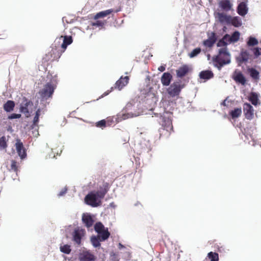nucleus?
I'll return each instance as SVG.
<instances>
[{"label":"nucleus","mask_w":261,"mask_h":261,"mask_svg":"<svg viewBox=\"0 0 261 261\" xmlns=\"http://www.w3.org/2000/svg\"><path fill=\"white\" fill-rule=\"evenodd\" d=\"M214 66L219 70L225 65L230 62V56L226 47L220 48L218 55L212 58Z\"/></svg>","instance_id":"obj_1"},{"label":"nucleus","mask_w":261,"mask_h":261,"mask_svg":"<svg viewBox=\"0 0 261 261\" xmlns=\"http://www.w3.org/2000/svg\"><path fill=\"white\" fill-rule=\"evenodd\" d=\"M56 87V85L51 82L47 83L39 92L40 97L45 100L51 98Z\"/></svg>","instance_id":"obj_2"},{"label":"nucleus","mask_w":261,"mask_h":261,"mask_svg":"<svg viewBox=\"0 0 261 261\" xmlns=\"http://www.w3.org/2000/svg\"><path fill=\"white\" fill-rule=\"evenodd\" d=\"M172 121L169 118H163L162 123V128L160 129V137H168L173 131Z\"/></svg>","instance_id":"obj_3"},{"label":"nucleus","mask_w":261,"mask_h":261,"mask_svg":"<svg viewBox=\"0 0 261 261\" xmlns=\"http://www.w3.org/2000/svg\"><path fill=\"white\" fill-rule=\"evenodd\" d=\"M85 234L86 231L85 229L81 227H77L74 229L72 233L73 241L76 244L80 245L82 239L85 236Z\"/></svg>","instance_id":"obj_4"},{"label":"nucleus","mask_w":261,"mask_h":261,"mask_svg":"<svg viewBox=\"0 0 261 261\" xmlns=\"http://www.w3.org/2000/svg\"><path fill=\"white\" fill-rule=\"evenodd\" d=\"M183 87L184 86L179 82H174L167 89L168 93L172 97L177 96Z\"/></svg>","instance_id":"obj_5"},{"label":"nucleus","mask_w":261,"mask_h":261,"mask_svg":"<svg viewBox=\"0 0 261 261\" xmlns=\"http://www.w3.org/2000/svg\"><path fill=\"white\" fill-rule=\"evenodd\" d=\"M85 201L87 204L92 207H96L101 204V200L97 198L94 192H91L86 195Z\"/></svg>","instance_id":"obj_6"},{"label":"nucleus","mask_w":261,"mask_h":261,"mask_svg":"<svg viewBox=\"0 0 261 261\" xmlns=\"http://www.w3.org/2000/svg\"><path fill=\"white\" fill-rule=\"evenodd\" d=\"M33 103L26 97L23 98V102L20 104L19 111L21 113L24 114L27 118L31 116V113L29 111V107L33 106Z\"/></svg>","instance_id":"obj_7"},{"label":"nucleus","mask_w":261,"mask_h":261,"mask_svg":"<svg viewBox=\"0 0 261 261\" xmlns=\"http://www.w3.org/2000/svg\"><path fill=\"white\" fill-rule=\"evenodd\" d=\"M251 59L252 55H250L248 50L244 49H241L239 56L237 58V61L239 65L243 63H246Z\"/></svg>","instance_id":"obj_8"},{"label":"nucleus","mask_w":261,"mask_h":261,"mask_svg":"<svg viewBox=\"0 0 261 261\" xmlns=\"http://www.w3.org/2000/svg\"><path fill=\"white\" fill-rule=\"evenodd\" d=\"M15 146L18 155L21 159H24L27 156L26 150L24 147L22 142L19 139H17L16 140Z\"/></svg>","instance_id":"obj_9"},{"label":"nucleus","mask_w":261,"mask_h":261,"mask_svg":"<svg viewBox=\"0 0 261 261\" xmlns=\"http://www.w3.org/2000/svg\"><path fill=\"white\" fill-rule=\"evenodd\" d=\"M218 6L221 11L228 12L232 10L233 4L231 0H221L218 3Z\"/></svg>","instance_id":"obj_10"},{"label":"nucleus","mask_w":261,"mask_h":261,"mask_svg":"<svg viewBox=\"0 0 261 261\" xmlns=\"http://www.w3.org/2000/svg\"><path fill=\"white\" fill-rule=\"evenodd\" d=\"M63 49L60 47L59 46H53L52 47V49L49 53L51 58H52V60H58L62 54L64 52Z\"/></svg>","instance_id":"obj_11"},{"label":"nucleus","mask_w":261,"mask_h":261,"mask_svg":"<svg viewBox=\"0 0 261 261\" xmlns=\"http://www.w3.org/2000/svg\"><path fill=\"white\" fill-rule=\"evenodd\" d=\"M243 111L245 117L249 120H251L253 117L254 110L252 106L248 103H245L243 106Z\"/></svg>","instance_id":"obj_12"},{"label":"nucleus","mask_w":261,"mask_h":261,"mask_svg":"<svg viewBox=\"0 0 261 261\" xmlns=\"http://www.w3.org/2000/svg\"><path fill=\"white\" fill-rule=\"evenodd\" d=\"M79 259L80 261H94L96 257L89 251H83L80 254Z\"/></svg>","instance_id":"obj_13"},{"label":"nucleus","mask_w":261,"mask_h":261,"mask_svg":"<svg viewBox=\"0 0 261 261\" xmlns=\"http://www.w3.org/2000/svg\"><path fill=\"white\" fill-rule=\"evenodd\" d=\"M191 70V68L189 65L185 64L179 67L176 70L177 76L181 78L186 76Z\"/></svg>","instance_id":"obj_14"},{"label":"nucleus","mask_w":261,"mask_h":261,"mask_svg":"<svg viewBox=\"0 0 261 261\" xmlns=\"http://www.w3.org/2000/svg\"><path fill=\"white\" fill-rule=\"evenodd\" d=\"M129 77L126 76L124 77H121L115 83V88H117L119 90L122 89L128 83Z\"/></svg>","instance_id":"obj_15"},{"label":"nucleus","mask_w":261,"mask_h":261,"mask_svg":"<svg viewBox=\"0 0 261 261\" xmlns=\"http://www.w3.org/2000/svg\"><path fill=\"white\" fill-rule=\"evenodd\" d=\"M172 79V75L169 72H165L161 78L162 85L164 86H168L170 85Z\"/></svg>","instance_id":"obj_16"},{"label":"nucleus","mask_w":261,"mask_h":261,"mask_svg":"<svg viewBox=\"0 0 261 261\" xmlns=\"http://www.w3.org/2000/svg\"><path fill=\"white\" fill-rule=\"evenodd\" d=\"M233 80L237 83L245 85L246 83V80L241 72H236L234 74Z\"/></svg>","instance_id":"obj_17"},{"label":"nucleus","mask_w":261,"mask_h":261,"mask_svg":"<svg viewBox=\"0 0 261 261\" xmlns=\"http://www.w3.org/2000/svg\"><path fill=\"white\" fill-rule=\"evenodd\" d=\"M82 221L87 228L91 227L94 223L93 219L89 214H83L82 216Z\"/></svg>","instance_id":"obj_18"},{"label":"nucleus","mask_w":261,"mask_h":261,"mask_svg":"<svg viewBox=\"0 0 261 261\" xmlns=\"http://www.w3.org/2000/svg\"><path fill=\"white\" fill-rule=\"evenodd\" d=\"M63 38V42L61 46V48L63 49V51H65L68 45L71 44L73 42V39L71 36H61L60 37V39Z\"/></svg>","instance_id":"obj_19"},{"label":"nucleus","mask_w":261,"mask_h":261,"mask_svg":"<svg viewBox=\"0 0 261 261\" xmlns=\"http://www.w3.org/2000/svg\"><path fill=\"white\" fill-rule=\"evenodd\" d=\"M104 188L100 191H98L96 193H94L98 199H102L109 190V184L106 182L103 185Z\"/></svg>","instance_id":"obj_20"},{"label":"nucleus","mask_w":261,"mask_h":261,"mask_svg":"<svg viewBox=\"0 0 261 261\" xmlns=\"http://www.w3.org/2000/svg\"><path fill=\"white\" fill-rule=\"evenodd\" d=\"M216 41V37L214 33L208 39L203 41V44L204 46L208 47H212Z\"/></svg>","instance_id":"obj_21"},{"label":"nucleus","mask_w":261,"mask_h":261,"mask_svg":"<svg viewBox=\"0 0 261 261\" xmlns=\"http://www.w3.org/2000/svg\"><path fill=\"white\" fill-rule=\"evenodd\" d=\"M199 77L201 79L208 80L214 77V73L210 70H204L200 72Z\"/></svg>","instance_id":"obj_22"},{"label":"nucleus","mask_w":261,"mask_h":261,"mask_svg":"<svg viewBox=\"0 0 261 261\" xmlns=\"http://www.w3.org/2000/svg\"><path fill=\"white\" fill-rule=\"evenodd\" d=\"M217 17L218 18L219 21L222 23H226L227 24H229V19L230 16L227 15L226 14L223 13H217Z\"/></svg>","instance_id":"obj_23"},{"label":"nucleus","mask_w":261,"mask_h":261,"mask_svg":"<svg viewBox=\"0 0 261 261\" xmlns=\"http://www.w3.org/2000/svg\"><path fill=\"white\" fill-rule=\"evenodd\" d=\"M247 8L244 2L241 3L237 8V12L241 16H244L247 13Z\"/></svg>","instance_id":"obj_24"},{"label":"nucleus","mask_w":261,"mask_h":261,"mask_svg":"<svg viewBox=\"0 0 261 261\" xmlns=\"http://www.w3.org/2000/svg\"><path fill=\"white\" fill-rule=\"evenodd\" d=\"M248 72L252 79L255 81L259 79V72L254 68H249Z\"/></svg>","instance_id":"obj_25"},{"label":"nucleus","mask_w":261,"mask_h":261,"mask_svg":"<svg viewBox=\"0 0 261 261\" xmlns=\"http://www.w3.org/2000/svg\"><path fill=\"white\" fill-rule=\"evenodd\" d=\"M15 102L14 101L9 100L3 106L4 109L7 112H10L14 110Z\"/></svg>","instance_id":"obj_26"},{"label":"nucleus","mask_w":261,"mask_h":261,"mask_svg":"<svg viewBox=\"0 0 261 261\" xmlns=\"http://www.w3.org/2000/svg\"><path fill=\"white\" fill-rule=\"evenodd\" d=\"M98 234L97 236L100 238L101 241L106 240L110 236V233L109 232L108 228H106L103 230L101 231V233Z\"/></svg>","instance_id":"obj_27"},{"label":"nucleus","mask_w":261,"mask_h":261,"mask_svg":"<svg viewBox=\"0 0 261 261\" xmlns=\"http://www.w3.org/2000/svg\"><path fill=\"white\" fill-rule=\"evenodd\" d=\"M113 11L112 9H109V10H107L106 11H101L99 13H97L94 16V19L96 20L99 18L105 17L107 16V15L110 14Z\"/></svg>","instance_id":"obj_28"},{"label":"nucleus","mask_w":261,"mask_h":261,"mask_svg":"<svg viewBox=\"0 0 261 261\" xmlns=\"http://www.w3.org/2000/svg\"><path fill=\"white\" fill-rule=\"evenodd\" d=\"M249 100L252 105L254 106L257 105L258 103V95L255 92H252L249 98Z\"/></svg>","instance_id":"obj_29"},{"label":"nucleus","mask_w":261,"mask_h":261,"mask_svg":"<svg viewBox=\"0 0 261 261\" xmlns=\"http://www.w3.org/2000/svg\"><path fill=\"white\" fill-rule=\"evenodd\" d=\"M229 24H231L232 25L236 27H239L242 25V22L238 17H234L232 18L230 16L229 19Z\"/></svg>","instance_id":"obj_30"},{"label":"nucleus","mask_w":261,"mask_h":261,"mask_svg":"<svg viewBox=\"0 0 261 261\" xmlns=\"http://www.w3.org/2000/svg\"><path fill=\"white\" fill-rule=\"evenodd\" d=\"M242 114V109L240 108H236L233 110L231 111L230 114L232 118H238L241 116Z\"/></svg>","instance_id":"obj_31"},{"label":"nucleus","mask_w":261,"mask_h":261,"mask_svg":"<svg viewBox=\"0 0 261 261\" xmlns=\"http://www.w3.org/2000/svg\"><path fill=\"white\" fill-rule=\"evenodd\" d=\"M258 44V41L257 39L253 37H249L248 38V40L247 42V45L248 46H254L255 45H257Z\"/></svg>","instance_id":"obj_32"},{"label":"nucleus","mask_w":261,"mask_h":261,"mask_svg":"<svg viewBox=\"0 0 261 261\" xmlns=\"http://www.w3.org/2000/svg\"><path fill=\"white\" fill-rule=\"evenodd\" d=\"M227 37H229V35L228 34H226L222 39H220L217 43V45L218 47H226L227 43L226 42V40L227 39Z\"/></svg>","instance_id":"obj_33"},{"label":"nucleus","mask_w":261,"mask_h":261,"mask_svg":"<svg viewBox=\"0 0 261 261\" xmlns=\"http://www.w3.org/2000/svg\"><path fill=\"white\" fill-rule=\"evenodd\" d=\"M40 109H38L35 113V115L33 119V125L32 126V128H34L33 126L37 125L38 124L39 122V118L40 115Z\"/></svg>","instance_id":"obj_34"},{"label":"nucleus","mask_w":261,"mask_h":261,"mask_svg":"<svg viewBox=\"0 0 261 261\" xmlns=\"http://www.w3.org/2000/svg\"><path fill=\"white\" fill-rule=\"evenodd\" d=\"M106 228L102 223L97 222L94 226V229L97 233H101V231L103 230Z\"/></svg>","instance_id":"obj_35"},{"label":"nucleus","mask_w":261,"mask_h":261,"mask_svg":"<svg viewBox=\"0 0 261 261\" xmlns=\"http://www.w3.org/2000/svg\"><path fill=\"white\" fill-rule=\"evenodd\" d=\"M91 241L92 245L95 247H98L100 246V241H101L100 240V238H99L98 236L92 237L91 239Z\"/></svg>","instance_id":"obj_36"},{"label":"nucleus","mask_w":261,"mask_h":261,"mask_svg":"<svg viewBox=\"0 0 261 261\" xmlns=\"http://www.w3.org/2000/svg\"><path fill=\"white\" fill-rule=\"evenodd\" d=\"M207 257L210 259L211 261H218L219 260V255L217 253L210 252L207 254Z\"/></svg>","instance_id":"obj_37"},{"label":"nucleus","mask_w":261,"mask_h":261,"mask_svg":"<svg viewBox=\"0 0 261 261\" xmlns=\"http://www.w3.org/2000/svg\"><path fill=\"white\" fill-rule=\"evenodd\" d=\"M240 37V33L238 31H235L231 36L228 37L230 42H237L239 40Z\"/></svg>","instance_id":"obj_38"},{"label":"nucleus","mask_w":261,"mask_h":261,"mask_svg":"<svg viewBox=\"0 0 261 261\" xmlns=\"http://www.w3.org/2000/svg\"><path fill=\"white\" fill-rule=\"evenodd\" d=\"M201 49L199 47L194 49L189 54V56L190 58H193L197 56L201 53Z\"/></svg>","instance_id":"obj_39"},{"label":"nucleus","mask_w":261,"mask_h":261,"mask_svg":"<svg viewBox=\"0 0 261 261\" xmlns=\"http://www.w3.org/2000/svg\"><path fill=\"white\" fill-rule=\"evenodd\" d=\"M60 248L62 252L67 254H69L71 252L70 246L68 245L61 246Z\"/></svg>","instance_id":"obj_40"},{"label":"nucleus","mask_w":261,"mask_h":261,"mask_svg":"<svg viewBox=\"0 0 261 261\" xmlns=\"http://www.w3.org/2000/svg\"><path fill=\"white\" fill-rule=\"evenodd\" d=\"M253 53L255 58L261 56V48L254 47L250 49Z\"/></svg>","instance_id":"obj_41"},{"label":"nucleus","mask_w":261,"mask_h":261,"mask_svg":"<svg viewBox=\"0 0 261 261\" xmlns=\"http://www.w3.org/2000/svg\"><path fill=\"white\" fill-rule=\"evenodd\" d=\"M7 147L6 138L3 136L0 138V149H5Z\"/></svg>","instance_id":"obj_42"},{"label":"nucleus","mask_w":261,"mask_h":261,"mask_svg":"<svg viewBox=\"0 0 261 261\" xmlns=\"http://www.w3.org/2000/svg\"><path fill=\"white\" fill-rule=\"evenodd\" d=\"M10 170L13 171L15 172H17L18 169H17V162L15 161H14V160L11 161V168L10 169Z\"/></svg>","instance_id":"obj_43"},{"label":"nucleus","mask_w":261,"mask_h":261,"mask_svg":"<svg viewBox=\"0 0 261 261\" xmlns=\"http://www.w3.org/2000/svg\"><path fill=\"white\" fill-rule=\"evenodd\" d=\"M106 123L107 121L105 120H101L96 123V126L98 127L103 128L107 126Z\"/></svg>","instance_id":"obj_44"},{"label":"nucleus","mask_w":261,"mask_h":261,"mask_svg":"<svg viewBox=\"0 0 261 261\" xmlns=\"http://www.w3.org/2000/svg\"><path fill=\"white\" fill-rule=\"evenodd\" d=\"M104 25V22L100 20H96V22H92V26H96V27H102Z\"/></svg>","instance_id":"obj_45"},{"label":"nucleus","mask_w":261,"mask_h":261,"mask_svg":"<svg viewBox=\"0 0 261 261\" xmlns=\"http://www.w3.org/2000/svg\"><path fill=\"white\" fill-rule=\"evenodd\" d=\"M21 115L20 114L13 113L8 116V119H16V118H19L21 117Z\"/></svg>","instance_id":"obj_46"},{"label":"nucleus","mask_w":261,"mask_h":261,"mask_svg":"<svg viewBox=\"0 0 261 261\" xmlns=\"http://www.w3.org/2000/svg\"><path fill=\"white\" fill-rule=\"evenodd\" d=\"M66 192H67V189L64 188L61 190V191L59 193L58 195L59 196H63L66 193Z\"/></svg>","instance_id":"obj_47"},{"label":"nucleus","mask_w":261,"mask_h":261,"mask_svg":"<svg viewBox=\"0 0 261 261\" xmlns=\"http://www.w3.org/2000/svg\"><path fill=\"white\" fill-rule=\"evenodd\" d=\"M165 66H161L158 68V70L161 72H163L165 70Z\"/></svg>","instance_id":"obj_48"},{"label":"nucleus","mask_w":261,"mask_h":261,"mask_svg":"<svg viewBox=\"0 0 261 261\" xmlns=\"http://www.w3.org/2000/svg\"><path fill=\"white\" fill-rule=\"evenodd\" d=\"M113 89V87H112L111 88V90H108L107 92H105L102 95V97L104 96H106L107 95H108Z\"/></svg>","instance_id":"obj_49"},{"label":"nucleus","mask_w":261,"mask_h":261,"mask_svg":"<svg viewBox=\"0 0 261 261\" xmlns=\"http://www.w3.org/2000/svg\"><path fill=\"white\" fill-rule=\"evenodd\" d=\"M118 248H119V249H121L122 248H124V246L121 243H120L118 244Z\"/></svg>","instance_id":"obj_50"},{"label":"nucleus","mask_w":261,"mask_h":261,"mask_svg":"<svg viewBox=\"0 0 261 261\" xmlns=\"http://www.w3.org/2000/svg\"><path fill=\"white\" fill-rule=\"evenodd\" d=\"M222 105H223L224 106H226V100H224L222 103Z\"/></svg>","instance_id":"obj_51"},{"label":"nucleus","mask_w":261,"mask_h":261,"mask_svg":"<svg viewBox=\"0 0 261 261\" xmlns=\"http://www.w3.org/2000/svg\"><path fill=\"white\" fill-rule=\"evenodd\" d=\"M107 122H109V118H108V119H107Z\"/></svg>","instance_id":"obj_52"}]
</instances>
